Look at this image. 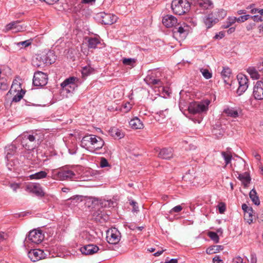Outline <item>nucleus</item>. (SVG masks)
Returning <instances> with one entry per match:
<instances>
[{
	"mask_svg": "<svg viewBox=\"0 0 263 263\" xmlns=\"http://www.w3.org/2000/svg\"><path fill=\"white\" fill-rule=\"evenodd\" d=\"M104 142L102 138L94 135H86L81 141V145L90 152H95L101 149L104 145Z\"/></svg>",
	"mask_w": 263,
	"mask_h": 263,
	"instance_id": "f257e3e1",
	"label": "nucleus"
},
{
	"mask_svg": "<svg viewBox=\"0 0 263 263\" xmlns=\"http://www.w3.org/2000/svg\"><path fill=\"white\" fill-rule=\"evenodd\" d=\"M55 59L53 53L49 51L47 53L36 55L32 60L34 66L39 67L46 65H50L54 62Z\"/></svg>",
	"mask_w": 263,
	"mask_h": 263,
	"instance_id": "f03ea898",
	"label": "nucleus"
},
{
	"mask_svg": "<svg viewBox=\"0 0 263 263\" xmlns=\"http://www.w3.org/2000/svg\"><path fill=\"white\" fill-rule=\"evenodd\" d=\"M190 7V4L187 0H173L171 8L174 13L181 15L187 12Z\"/></svg>",
	"mask_w": 263,
	"mask_h": 263,
	"instance_id": "7ed1b4c3",
	"label": "nucleus"
},
{
	"mask_svg": "<svg viewBox=\"0 0 263 263\" xmlns=\"http://www.w3.org/2000/svg\"><path fill=\"white\" fill-rule=\"evenodd\" d=\"M37 137V134L24 135L22 141L23 146L28 150L33 149L41 142Z\"/></svg>",
	"mask_w": 263,
	"mask_h": 263,
	"instance_id": "20e7f679",
	"label": "nucleus"
},
{
	"mask_svg": "<svg viewBox=\"0 0 263 263\" xmlns=\"http://www.w3.org/2000/svg\"><path fill=\"white\" fill-rule=\"evenodd\" d=\"M210 101L193 102L191 103L188 107L189 112L193 114H200L206 111L208 109Z\"/></svg>",
	"mask_w": 263,
	"mask_h": 263,
	"instance_id": "39448f33",
	"label": "nucleus"
},
{
	"mask_svg": "<svg viewBox=\"0 0 263 263\" xmlns=\"http://www.w3.org/2000/svg\"><path fill=\"white\" fill-rule=\"evenodd\" d=\"M160 73L159 71H153L151 72L146 78L144 79V81L150 86H157L158 87L162 85L163 83L161 80L158 79V75H160Z\"/></svg>",
	"mask_w": 263,
	"mask_h": 263,
	"instance_id": "423d86ee",
	"label": "nucleus"
},
{
	"mask_svg": "<svg viewBox=\"0 0 263 263\" xmlns=\"http://www.w3.org/2000/svg\"><path fill=\"white\" fill-rule=\"evenodd\" d=\"M121 235L120 232L115 228H111L106 232V240L111 244H117L120 240Z\"/></svg>",
	"mask_w": 263,
	"mask_h": 263,
	"instance_id": "0eeeda50",
	"label": "nucleus"
},
{
	"mask_svg": "<svg viewBox=\"0 0 263 263\" xmlns=\"http://www.w3.org/2000/svg\"><path fill=\"white\" fill-rule=\"evenodd\" d=\"M48 81L47 75L42 72L37 71L34 73L33 84L36 86H43L47 84Z\"/></svg>",
	"mask_w": 263,
	"mask_h": 263,
	"instance_id": "6e6552de",
	"label": "nucleus"
},
{
	"mask_svg": "<svg viewBox=\"0 0 263 263\" xmlns=\"http://www.w3.org/2000/svg\"><path fill=\"white\" fill-rule=\"evenodd\" d=\"M239 83V87L237 90V93L241 95L248 87L249 80L247 77L243 74L240 73L237 76Z\"/></svg>",
	"mask_w": 263,
	"mask_h": 263,
	"instance_id": "1a4fd4ad",
	"label": "nucleus"
},
{
	"mask_svg": "<svg viewBox=\"0 0 263 263\" xmlns=\"http://www.w3.org/2000/svg\"><path fill=\"white\" fill-rule=\"evenodd\" d=\"M44 235L42 233V232L39 230H33L30 231L28 235V240H30L31 242L35 244L41 243L44 239Z\"/></svg>",
	"mask_w": 263,
	"mask_h": 263,
	"instance_id": "9d476101",
	"label": "nucleus"
},
{
	"mask_svg": "<svg viewBox=\"0 0 263 263\" xmlns=\"http://www.w3.org/2000/svg\"><path fill=\"white\" fill-rule=\"evenodd\" d=\"M75 173L71 170L67 169L60 170L56 173L57 179L60 180H68L74 179Z\"/></svg>",
	"mask_w": 263,
	"mask_h": 263,
	"instance_id": "9b49d317",
	"label": "nucleus"
},
{
	"mask_svg": "<svg viewBox=\"0 0 263 263\" xmlns=\"http://www.w3.org/2000/svg\"><path fill=\"white\" fill-rule=\"evenodd\" d=\"M98 17L100 18L102 24L105 25H111L116 22L117 17L114 14L100 12L98 14Z\"/></svg>",
	"mask_w": 263,
	"mask_h": 263,
	"instance_id": "f8f14e48",
	"label": "nucleus"
},
{
	"mask_svg": "<svg viewBox=\"0 0 263 263\" xmlns=\"http://www.w3.org/2000/svg\"><path fill=\"white\" fill-rule=\"evenodd\" d=\"M26 191L35 194L37 196L42 197L44 196V193L39 183H31L27 185Z\"/></svg>",
	"mask_w": 263,
	"mask_h": 263,
	"instance_id": "ddd939ff",
	"label": "nucleus"
},
{
	"mask_svg": "<svg viewBox=\"0 0 263 263\" xmlns=\"http://www.w3.org/2000/svg\"><path fill=\"white\" fill-rule=\"evenodd\" d=\"M28 257L33 261H36L45 258L44 251L41 249H33L28 252Z\"/></svg>",
	"mask_w": 263,
	"mask_h": 263,
	"instance_id": "4468645a",
	"label": "nucleus"
},
{
	"mask_svg": "<svg viewBox=\"0 0 263 263\" xmlns=\"http://www.w3.org/2000/svg\"><path fill=\"white\" fill-rule=\"evenodd\" d=\"M253 94L255 99H263V82L259 81L256 82L254 87Z\"/></svg>",
	"mask_w": 263,
	"mask_h": 263,
	"instance_id": "2eb2a0df",
	"label": "nucleus"
},
{
	"mask_svg": "<svg viewBox=\"0 0 263 263\" xmlns=\"http://www.w3.org/2000/svg\"><path fill=\"white\" fill-rule=\"evenodd\" d=\"M99 250V247L93 244H89L81 248L80 251L83 254L93 255Z\"/></svg>",
	"mask_w": 263,
	"mask_h": 263,
	"instance_id": "dca6fc26",
	"label": "nucleus"
},
{
	"mask_svg": "<svg viewBox=\"0 0 263 263\" xmlns=\"http://www.w3.org/2000/svg\"><path fill=\"white\" fill-rule=\"evenodd\" d=\"M162 23L167 28H171L175 27L178 24V21L173 15H166L163 17Z\"/></svg>",
	"mask_w": 263,
	"mask_h": 263,
	"instance_id": "f3484780",
	"label": "nucleus"
},
{
	"mask_svg": "<svg viewBox=\"0 0 263 263\" xmlns=\"http://www.w3.org/2000/svg\"><path fill=\"white\" fill-rule=\"evenodd\" d=\"M218 22V18H216L213 13L209 14L204 18V23L208 28L212 27Z\"/></svg>",
	"mask_w": 263,
	"mask_h": 263,
	"instance_id": "a211bd4d",
	"label": "nucleus"
},
{
	"mask_svg": "<svg viewBox=\"0 0 263 263\" xmlns=\"http://www.w3.org/2000/svg\"><path fill=\"white\" fill-rule=\"evenodd\" d=\"M184 27H187L183 23L182 25L179 26V24L178 23L173 29L174 35L177 36L179 35L181 37H184L186 34V30L184 29Z\"/></svg>",
	"mask_w": 263,
	"mask_h": 263,
	"instance_id": "6ab92c4d",
	"label": "nucleus"
},
{
	"mask_svg": "<svg viewBox=\"0 0 263 263\" xmlns=\"http://www.w3.org/2000/svg\"><path fill=\"white\" fill-rule=\"evenodd\" d=\"M173 153L172 148H162L158 154V157L164 159H170L173 157Z\"/></svg>",
	"mask_w": 263,
	"mask_h": 263,
	"instance_id": "aec40b11",
	"label": "nucleus"
},
{
	"mask_svg": "<svg viewBox=\"0 0 263 263\" xmlns=\"http://www.w3.org/2000/svg\"><path fill=\"white\" fill-rule=\"evenodd\" d=\"M20 23L19 21H13L7 24L4 29L5 32H8L10 30H14L15 32L21 31L22 27L18 25Z\"/></svg>",
	"mask_w": 263,
	"mask_h": 263,
	"instance_id": "412c9836",
	"label": "nucleus"
},
{
	"mask_svg": "<svg viewBox=\"0 0 263 263\" xmlns=\"http://www.w3.org/2000/svg\"><path fill=\"white\" fill-rule=\"evenodd\" d=\"M16 151V146L11 144L5 147V153L6 157L5 158L7 161H9V159L15 154Z\"/></svg>",
	"mask_w": 263,
	"mask_h": 263,
	"instance_id": "4be33fe9",
	"label": "nucleus"
},
{
	"mask_svg": "<svg viewBox=\"0 0 263 263\" xmlns=\"http://www.w3.org/2000/svg\"><path fill=\"white\" fill-rule=\"evenodd\" d=\"M221 75L223 79L224 82L230 85L231 70L229 67H224L221 72Z\"/></svg>",
	"mask_w": 263,
	"mask_h": 263,
	"instance_id": "5701e85b",
	"label": "nucleus"
},
{
	"mask_svg": "<svg viewBox=\"0 0 263 263\" xmlns=\"http://www.w3.org/2000/svg\"><path fill=\"white\" fill-rule=\"evenodd\" d=\"M129 124L132 128L135 129H142L144 127L142 122L137 117L130 120L129 122Z\"/></svg>",
	"mask_w": 263,
	"mask_h": 263,
	"instance_id": "b1692460",
	"label": "nucleus"
},
{
	"mask_svg": "<svg viewBox=\"0 0 263 263\" xmlns=\"http://www.w3.org/2000/svg\"><path fill=\"white\" fill-rule=\"evenodd\" d=\"M223 246L222 245L212 246L206 249V252L208 254H213L223 250Z\"/></svg>",
	"mask_w": 263,
	"mask_h": 263,
	"instance_id": "393cba45",
	"label": "nucleus"
},
{
	"mask_svg": "<svg viewBox=\"0 0 263 263\" xmlns=\"http://www.w3.org/2000/svg\"><path fill=\"white\" fill-rule=\"evenodd\" d=\"M247 71L253 79L258 80L260 78V74L258 73V70L255 67H249L247 68Z\"/></svg>",
	"mask_w": 263,
	"mask_h": 263,
	"instance_id": "a878e982",
	"label": "nucleus"
},
{
	"mask_svg": "<svg viewBox=\"0 0 263 263\" xmlns=\"http://www.w3.org/2000/svg\"><path fill=\"white\" fill-rule=\"evenodd\" d=\"M93 216L95 217V219L97 221H99L100 222L105 221L108 220V216L102 213V211H98L93 213Z\"/></svg>",
	"mask_w": 263,
	"mask_h": 263,
	"instance_id": "bb28decb",
	"label": "nucleus"
},
{
	"mask_svg": "<svg viewBox=\"0 0 263 263\" xmlns=\"http://www.w3.org/2000/svg\"><path fill=\"white\" fill-rule=\"evenodd\" d=\"M111 136L114 138L121 139L124 136V133L119 129L113 127L110 130Z\"/></svg>",
	"mask_w": 263,
	"mask_h": 263,
	"instance_id": "cd10ccee",
	"label": "nucleus"
},
{
	"mask_svg": "<svg viewBox=\"0 0 263 263\" xmlns=\"http://www.w3.org/2000/svg\"><path fill=\"white\" fill-rule=\"evenodd\" d=\"M47 173L45 171H40L33 174L30 175L29 178L31 179H41L47 177Z\"/></svg>",
	"mask_w": 263,
	"mask_h": 263,
	"instance_id": "c85d7f7f",
	"label": "nucleus"
},
{
	"mask_svg": "<svg viewBox=\"0 0 263 263\" xmlns=\"http://www.w3.org/2000/svg\"><path fill=\"white\" fill-rule=\"evenodd\" d=\"M249 196L255 205H259L260 204V200L259 199V198L258 196L257 195V193L256 192V190L253 189H252L250 193H249Z\"/></svg>",
	"mask_w": 263,
	"mask_h": 263,
	"instance_id": "c756f323",
	"label": "nucleus"
},
{
	"mask_svg": "<svg viewBox=\"0 0 263 263\" xmlns=\"http://www.w3.org/2000/svg\"><path fill=\"white\" fill-rule=\"evenodd\" d=\"M238 178L242 182L245 186L250 183L251 178L248 174H239Z\"/></svg>",
	"mask_w": 263,
	"mask_h": 263,
	"instance_id": "7c9ffc66",
	"label": "nucleus"
},
{
	"mask_svg": "<svg viewBox=\"0 0 263 263\" xmlns=\"http://www.w3.org/2000/svg\"><path fill=\"white\" fill-rule=\"evenodd\" d=\"M198 5L201 8L208 9L212 6L213 3L210 0H199L198 1Z\"/></svg>",
	"mask_w": 263,
	"mask_h": 263,
	"instance_id": "2f4dec72",
	"label": "nucleus"
},
{
	"mask_svg": "<svg viewBox=\"0 0 263 263\" xmlns=\"http://www.w3.org/2000/svg\"><path fill=\"white\" fill-rule=\"evenodd\" d=\"M223 112L226 114L228 116L236 118L238 116V111L232 108H228L224 110Z\"/></svg>",
	"mask_w": 263,
	"mask_h": 263,
	"instance_id": "473e14b6",
	"label": "nucleus"
},
{
	"mask_svg": "<svg viewBox=\"0 0 263 263\" xmlns=\"http://www.w3.org/2000/svg\"><path fill=\"white\" fill-rule=\"evenodd\" d=\"M221 155L225 161L226 165H228L231 162L232 156L230 152H222Z\"/></svg>",
	"mask_w": 263,
	"mask_h": 263,
	"instance_id": "72a5a7b5",
	"label": "nucleus"
},
{
	"mask_svg": "<svg viewBox=\"0 0 263 263\" xmlns=\"http://www.w3.org/2000/svg\"><path fill=\"white\" fill-rule=\"evenodd\" d=\"M88 47L90 48H96L97 45L100 43L99 40L96 37H91L88 40Z\"/></svg>",
	"mask_w": 263,
	"mask_h": 263,
	"instance_id": "f704fd0d",
	"label": "nucleus"
},
{
	"mask_svg": "<svg viewBox=\"0 0 263 263\" xmlns=\"http://www.w3.org/2000/svg\"><path fill=\"white\" fill-rule=\"evenodd\" d=\"M61 86L62 88V90L63 91H66L67 93H69L72 92L76 86V85H70L69 84H67L65 86L63 85V82L61 83Z\"/></svg>",
	"mask_w": 263,
	"mask_h": 263,
	"instance_id": "c9c22d12",
	"label": "nucleus"
},
{
	"mask_svg": "<svg viewBox=\"0 0 263 263\" xmlns=\"http://www.w3.org/2000/svg\"><path fill=\"white\" fill-rule=\"evenodd\" d=\"M93 71V69L90 67L89 66H86L82 68L81 73L82 77L83 78L87 77L89 75L92 71Z\"/></svg>",
	"mask_w": 263,
	"mask_h": 263,
	"instance_id": "e433bc0d",
	"label": "nucleus"
},
{
	"mask_svg": "<svg viewBox=\"0 0 263 263\" xmlns=\"http://www.w3.org/2000/svg\"><path fill=\"white\" fill-rule=\"evenodd\" d=\"M136 62V60L133 58H124L122 60V63L125 65L134 67Z\"/></svg>",
	"mask_w": 263,
	"mask_h": 263,
	"instance_id": "4c0bfd02",
	"label": "nucleus"
},
{
	"mask_svg": "<svg viewBox=\"0 0 263 263\" xmlns=\"http://www.w3.org/2000/svg\"><path fill=\"white\" fill-rule=\"evenodd\" d=\"M200 71L204 78L206 79H209L212 78V73L210 72L208 69L205 68H201L200 69Z\"/></svg>",
	"mask_w": 263,
	"mask_h": 263,
	"instance_id": "58836bf2",
	"label": "nucleus"
},
{
	"mask_svg": "<svg viewBox=\"0 0 263 263\" xmlns=\"http://www.w3.org/2000/svg\"><path fill=\"white\" fill-rule=\"evenodd\" d=\"M24 93L25 92L23 91L22 89H21L20 91H18L17 93L13 98L12 101L15 102H17L20 101L23 98Z\"/></svg>",
	"mask_w": 263,
	"mask_h": 263,
	"instance_id": "ea45409f",
	"label": "nucleus"
},
{
	"mask_svg": "<svg viewBox=\"0 0 263 263\" xmlns=\"http://www.w3.org/2000/svg\"><path fill=\"white\" fill-rule=\"evenodd\" d=\"M209 237L215 243H218L219 241V238L217 234L214 232H210L208 233Z\"/></svg>",
	"mask_w": 263,
	"mask_h": 263,
	"instance_id": "a19ab883",
	"label": "nucleus"
},
{
	"mask_svg": "<svg viewBox=\"0 0 263 263\" xmlns=\"http://www.w3.org/2000/svg\"><path fill=\"white\" fill-rule=\"evenodd\" d=\"M217 14H214L216 18H218V21L223 18L226 15V11L223 9L218 10L217 12Z\"/></svg>",
	"mask_w": 263,
	"mask_h": 263,
	"instance_id": "79ce46f5",
	"label": "nucleus"
},
{
	"mask_svg": "<svg viewBox=\"0 0 263 263\" xmlns=\"http://www.w3.org/2000/svg\"><path fill=\"white\" fill-rule=\"evenodd\" d=\"M252 212H250V213L248 212L245 213L244 214V218L249 223H251L253 221V215L251 214Z\"/></svg>",
	"mask_w": 263,
	"mask_h": 263,
	"instance_id": "37998d69",
	"label": "nucleus"
},
{
	"mask_svg": "<svg viewBox=\"0 0 263 263\" xmlns=\"http://www.w3.org/2000/svg\"><path fill=\"white\" fill-rule=\"evenodd\" d=\"M76 80V78H74V77H70V78H69L68 79H66L63 82V85H64L65 86L66 85V83L67 84H69L70 85H75L74 82H75Z\"/></svg>",
	"mask_w": 263,
	"mask_h": 263,
	"instance_id": "c03bdc74",
	"label": "nucleus"
},
{
	"mask_svg": "<svg viewBox=\"0 0 263 263\" xmlns=\"http://www.w3.org/2000/svg\"><path fill=\"white\" fill-rule=\"evenodd\" d=\"M31 44V40H26L25 41L18 42L16 44L18 47H20L21 46H22V47H27L29 46V45H30Z\"/></svg>",
	"mask_w": 263,
	"mask_h": 263,
	"instance_id": "a18cd8bd",
	"label": "nucleus"
},
{
	"mask_svg": "<svg viewBox=\"0 0 263 263\" xmlns=\"http://www.w3.org/2000/svg\"><path fill=\"white\" fill-rule=\"evenodd\" d=\"M251 18L256 22H261L263 21L262 16L260 14L251 15Z\"/></svg>",
	"mask_w": 263,
	"mask_h": 263,
	"instance_id": "49530a36",
	"label": "nucleus"
},
{
	"mask_svg": "<svg viewBox=\"0 0 263 263\" xmlns=\"http://www.w3.org/2000/svg\"><path fill=\"white\" fill-rule=\"evenodd\" d=\"M182 210V206L181 205H177L173 208H172L170 211V214H173V213H179Z\"/></svg>",
	"mask_w": 263,
	"mask_h": 263,
	"instance_id": "de8ad7c7",
	"label": "nucleus"
},
{
	"mask_svg": "<svg viewBox=\"0 0 263 263\" xmlns=\"http://www.w3.org/2000/svg\"><path fill=\"white\" fill-rule=\"evenodd\" d=\"M251 18V15L249 14H245L244 15H241L237 18V21L238 22H244L245 21L248 20V19Z\"/></svg>",
	"mask_w": 263,
	"mask_h": 263,
	"instance_id": "09e8293b",
	"label": "nucleus"
},
{
	"mask_svg": "<svg viewBox=\"0 0 263 263\" xmlns=\"http://www.w3.org/2000/svg\"><path fill=\"white\" fill-rule=\"evenodd\" d=\"M100 165L101 167H105L108 166L109 164L107 160L105 158H101Z\"/></svg>",
	"mask_w": 263,
	"mask_h": 263,
	"instance_id": "8fccbe9b",
	"label": "nucleus"
},
{
	"mask_svg": "<svg viewBox=\"0 0 263 263\" xmlns=\"http://www.w3.org/2000/svg\"><path fill=\"white\" fill-rule=\"evenodd\" d=\"M218 210L220 214H222L226 211V205L223 202H220L218 205Z\"/></svg>",
	"mask_w": 263,
	"mask_h": 263,
	"instance_id": "3c124183",
	"label": "nucleus"
},
{
	"mask_svg": "<svg viewBox=\"0 0 263 263\" xmlns=\"http://www.w3.org/2000/svg\"><path fill=\"white\" fill-rule=\"evenodd\" d=\"M242 209L244 211L245 213L252 212V208L249 207L246 204H243L242 205Z\"/></svg>",
	"mask_w": 263,
	"mask_h": 263,
	"instance_id": "603ef678",
	"label": "nucleus"
},
{
	"mask_svg": "<svg viewBox=\"0 0 263 263\" xmlns=\"http://www.w3.org/2000/svg\"><path fill=\"white\" fill-rule=\"evenodd\" d=\"M233 263H244L243 259L240 256H236L233 259Z\"/></svg>",
	"mask_w": 263,
	"mask_h": 263,
	"instance_id": "864d4df0",
	"label": "nucleus"
},
{
	"mask_svg": "<svg viewBox=\"0 0 263 263\" xmlns=\"http://www.w3.org/2000/svg\"><path fill=\"white\" fill-rule=\"evenodd\" d=\"M137 202L134 201H132L130 202V204L133 205V211L134 212H136L138 211V207L137 206Z\"/></svg>",
	"mask_w": 263,
	"mask_h": 263,
	"instance_id": "5fc2aeb1",
	"label": "nucleus"
},
{
	"mask_svg": "<svg viewBox=\"0 0 263 263\" xmlns=\"http://www.w3.org/2000/svg\"><path fill=\"white\" fill-rule=\"evenodd\" d=\"M237 18H236L235 17H229L228 18L229 23L231 25L232 24H233L234 23H235L236 22V21H237Z\"/></svg>",
	"mask_w": 263,
	"mask_h": 263,
	"instance_id": "6e6d98bb",
	"label": "nucleus"
},
{
	"mask_svg": "<svg viewBox=\"0 0 263 263\" xmlns=\"http://www.w3.org/2000/svg\"><path fill=\"white\" fill-rule=\"evenodd\" d=\"M213 261L214 263H223L222 260L220 259V257L218 256H215L213 258Z\"/></svg>",
	"mask_w": 263,
	"mask_h": 263,
	"instance_id": "4d7b16f0",
	"label": "nucleus"
},
{
	"mask_svg": "<svg viewBox=\"0 0 263 263\" xmlns=\"http://www.w3.org/2000/svg\"><path fill=\"white\" fill-rule=\"evenodd\" d=\"M10 186L14 192L19 188V185L17 183H11Z\"/></svg>",
	"mask_w": 263,
	"mask_h": 263,
	"instance_id": "13d9d810",
	"label": "nucleus"
},
{
	"mask_svg": "<svg viewBox=\"0 0 263 263\" xmlns=\"http://www.w3.org/2000/svg\"><path fill=\"white\" fill-rule=\"evenodd\" d=\"M259 10H260V9H258V8H253V9H252L251 10H250V13H252V14H255V13H259Z\"/></svg>",
	"mask_w": 263,
	"mask_h": 263,
	"instance_id": "bf43d9fd",
	"label": "nucleus"
},
{
	"mask_svg": "<svg viewBox=\"0 0 263 263\" xmlns=\"http://www.w3.org/2000/svg\"><path fill=\"white\" fill-rule=\"evenodd\" d=\"M6 234L2 232H0V242L5 239Z\"/></svg>",
	"mask_w": 263,
	"mask_h": 263,
	"instance_id": "052dcab7",
	"label": "nucleus"
},
{
	"mask_svg": "<svg viewBox=\"0 0 263 263\" xmlns=\"http://www.w3.org/2000/svg\"><path fill=\"white\" fill-rule=\"evenodd\" d=\"M257 68L258 71L263 73V66L261 65V64H257Z\"/></svg>",
	"mask_w": 263,
	"mask_h": 263,
	"instance_id": "680f3d73",
	"label": "nucleus"
},
{
	"mask_svg": "<svg viewBox=\"0 0 263 263\" xmlns=\"http://www.w3.org/2000/svg\"><path fill=\"white\" fill-rule=\"evenodd\" d=\"M59 0H46L45 2L49 5H52L56 2H57Z\"/></svg>",
	"mask_w": 263,
	"mask_h": 263,
	"instance_id": "e2e57ef3",
	"label": "nucleus"
},
{
	"mask_svg": "<svg viewBox=\"0 0 263 263\" xmlns=\"http://www.w3.org/2000/svg\"><path fill=\"white\" fill-rule=\"evenodd\" d=\"M164 263H178V259L176 258H173L170 260L166 261Z\"/></svg>",
	"mask_w": 263,
	"mask_h": 263,
	"instance_id": "0e129e2a",
	"label": "nucleus"
},
{
	"mask_svg": "<svg viewBox=\"0 0 263 263\" xmlns=\"http://www.w3.org/2000/svg\"><path fill=\"white\" fill-rule=\"evenodd\" d=\"M1 89H6L7 88V85L6 83L3 82L1 83Z\"/></svg>",
	"mask_w": 263,
	"mask_h": 263,
	"instance_id": "69168bd1",
	"label": "nucleus"
},
{
	"mask_svg": "<svg viewBox=\"0 0 263 263\" xmlns=\"http://www.w3.org/2000/svg\"><path fill=\"white\" fill-rule=\"evenodd\" d=\"M231 25H230L229 23V22L227 20V21L224 23V24H223L222 25V28H229L230 26H231Z\"/></svg>",
	"mask_w": 263,
	"mask_h": 263,
	"instance_id": "338daca9",
	"label": "nucleus"
},
{
	"mask_svg": "<svg viewBox=\"0 0 263 263\" xmlns=\"http://www.w3.org/2000/svg\"><path fill=\"white\" fill-rule=\"evenodd\" d=\"M224 36V34L222 33V32H219V34H216L215 36V38L216 39H218L219 37L220 39H221Z\"/></svg>",
	"mask_w": 263,
	"mask_h": 263,
	"instance_id": "774afa93",
	"label": "nucleus"
}]
</instances>
